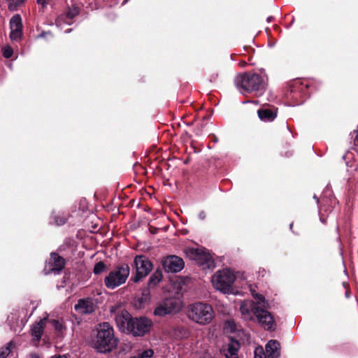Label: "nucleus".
I'll use <instances>...</instances> for the list:
<instances>
[{"mask_svg": "<svg viewBox=\"0 0 358 358\" xmlns=\"http://www.w3.org/2000/svg\"><path fill=\"white\" fill-rule=\"evenodd\" d=\"M281 350V344L278 340L270 339V358H280Z\"/></svg>", "mask_w": 358, "mask_h": 358, "instance_id": "obj_20", "label": "nucleus"}, {"mask_svg": "<svg viewBox=\"0 0 358 358\" xmlns=\"http://www.w3.org/2000/svg\"><path fill=\"white\" fill-rule=\"evenodd\" d=\"M115 320L120 331L128 334L133 320L131 314L126 310H122L115 315Z\"/></svg>", "mask_w": 358, "mask_h": 358, "instance_id": "obj_14", "label": "nucleus"}, {"mask_svg": "<svg viewBox=\"0 0 358 358\" xmlns=\"http://www.w3.org/2000/svg\"><path fill=\"white\" fill-rule=\"evenodd\" d=\"M48 320V317H45L38 321L35 322L31 328V334L33 337V341L39 342L44 333L45 322Z\"/></svg>", "mask_w": 358, "mask_h": 358, "instance_id": "obj_16", "label": "nucleus"}, {"mask_svg": "<svg viewBox=\"0 0 358 358\" xmlns=\"http://www.w3.org/2000/svg\"><path fill=\"white\" fill-rule=\"evenodd\" d=\"M51 219L53 220V221L55 223V224H57L58 226L63 225L66 222V218H65V217H60L56 215L55 213H52Z\"/></svg>", "mask_w": 358, "mask_h": 358, "instance_id": "obj_31", "label": "nucleus"}, {"mask_svg": "<svg viewBox=\"0 0 358 358\" xmlns=\"http://www.w3.org/2000/svg\"><path fill=\"white\" fill-rule=\"evenodd\" d=\"M308 88V83L301 80H294L288 84L285 99L290 106L301 105L309 96Z\"/></svg>", "mask_w": 358, "mask_h": 358, "instance_id": "obj_5", "label": "nucleus"}, {"mask_svg": "<svg viewBox=\"0 0 358 358\" xmlns=\"http://www.w3.org/2000/svg\"><path fill=\"white\" fill-rule=\"evenodd\" d=\"M12 345L13 342L10 341L4 348L0 349V358H6L10 354Z\"/></svg>", "mask_w": 358, "mask_h": 358, "instance_id": "obj_27", "label": "nucleus"}, {"mask_svg": "<svg viewBox=\"0 0 358 358\" xmlns=\"http://www.w3.org/2000/svg\"><path fill=\"white\" fill-rule=\"evenodd\" d=\"M50 0H37V3L41 5L43 8H45L47 7V6L49 4Z\"/></svg>", "mask_w": 358, "mask_h": 358, "instance_id": "obj_38", "label": "nucleus"}, {"mask_svg": "<svg viewBox=\"0 0 358 358\" xmlns=\"http://www.w3.org/2000/svg\"><path fill=\"white\" fill-rule=\"evenodd\" d=\"M181 308L180 302L175 298H167L159 303L154 310L155 316L164 317L178 312Z\"/></svg>", "mask_w": 358, "mask_h": 358, "instance_id": "obj_9", "label": "nucleus"}, {"mask_svg": "<svg viewBox=\"0 0 358 358\" xmlns=\"http://www.w3.org/2000/svg\"><path fill=\"white\" fill-rule=\"evenodd\" d=\"M273 17L270 16V17H269L270 22H271L273 20Z\"/></svg>", "mask_w": 358, "mask_h": 358, "instance_id": "obj_51", "label": "nucleus"}, {"mask_svg": "<svg viewBox=\"0 0 358 358\" xmlns=\"http://www.w3.org/2000/svg\"><path fill=\"white\" fill-rule=\"evenodd\" d=\"M78 14L79 8L77 6H72L71 8H69L68 11L64 16H60L58 17L56 21L57 24L64 22L68 24H71V21Z\"/></svg>", "mask_w": 358, "mask_h": 358, "instance_id": "obj_17", "label": "nucleus"}, {"mask_svg": "<svg viewBox=\"0 0 358 358\" xmlns=\"http://www.w3.org/2000/svg\"><path fill=\"white\" fill-rule=\"evenodd\" d=\"M150 300V292L148 288L144 289L142 292L141 297H139L138 301L139 306H143L144 304L148 303Z\"/></svg>", "mask_w": 358, "mask_h": 358, "instance_id": "obj_24", "label": "nucleus"}, {"mask_svg": "<svg viewBox=\"0 0 358 358\" xmlns=\"http://www.w3.org/2000/svg\"><path fill=\"white\" fill-rule=\"evenodd\" d=\"M282 322L280 317H275L270 313V338L275 336L272 332L277 329L278 324H281Z\"/></svg>", "mask_w": 358, "mask_h": 358, "instance_id": "obj_23", "label": "nucleus"}, {"mask_svg": "<svg viewBox=\"0 0 358 358\" xmlns=\"http://www.w3.org/2000/svg\"><path fill=\"white\" fill-rule=\"evenodd\" d=\"M169 335L174 339L181 340L189 336V331L185 327L178 326L170 330Z\"/></svg>", "mask_w": 358, "mask_h": 358, "instance_id": "obj_18", "label": "nucleus"}, {"mask_svg": "<svg viewBox=\"0 0 358 358\" xmlns=\"http://www.w3.org/2000/svg\"><path fill=\"white\" fill-rule=\"evenodd\" d=\"M236 279L235 273L229 268H223L217 271L211 278L213 287L224 293L229 294L232 292L233 285Z\"/></svg>", "mask_w": 358, "mask_h": 358, "instance_id": "obj_6", "label": "nucleus"}, {"mask_svg": "<svg viewBox=\"0 0 358 358\" xmlns=\"http://www.w3.org/2000/svg\"><path fill=\"white\" fill-rule=\"evenodd\" d=\"M250 292L252 296L256 299V301H258L257 296H259L260 294L257 293L255 289H253L252 287L250 288Z\"/></svg>", "mask_w": 358, "mask_h": 358, "instance_id": "obj_39", "label": "nucleus"}, {"mask_svg": "<svg viewBox=\"0 0 358 358\" xmlns=\"http://www.w3.org/2000/svg\"><path fill=\"white\" fill-rule=\"evenodd\" d=\"M249 102H251L250 101H243V103H249ZM252 103H255V104H259L260 103L259 101H252Z\"/></svg>", "mask_w": 358, "mask_h": 358, "instance_id": "obj_44", "label": "nucleus"}, {"mask_svg": "<svg viewBox=\"0 0 358 358\" xmlns=\"http://www.w3.org/2000/svg\"><path fill=\"white\" fill-rule=\"evenodd\" d=\"M118 341L114 336L113 327L108 322L99 324L96 336L92 341V345L100 353H108L116 348Z\"/></svg>", "mask_w": 358, "mask_h": 358, "instance_id": "obj_2", "label": "nucleus"}, {"mask_svg": "<svg viewBox=\"0 0 358 358\" xmlns=\"http://www.w3.org/2000/svg\"><path fill=\"white\" fill-rule=\"evenodd\" d=\"M9 24L10 30L23 29L22 17L19 14L14 15L10 18Z\"/></svg>", "mask_w": 358, "mask_h": 358, "instance_id": "obj_21", "label": "nucleus"}, {"mask_svg": "<svg viewBox=\"0 0 358 358\" xmlns=\"http://www.w3.org/2000/svg\"><path fill=\"white\" fill-rule=\"evenodd\" d=\"M240 349V343L237 340L233 338H229V342L227 344V349H224V355L238 356V352Z\"/></svg>", "mask_w": 358, "mask_h": 358, "instance_id": "obj_19", "label": "nucleus"}, {"mask_svg": "<svg viewBox=\"0 0 358 358\" xmlns=\"http://www.w3.org/2000/svg\"><path fill=\"white\" fill-rule=\"evenodd\" d=\"M187 316L192 321L205 325L213 319L214 310L208 303L196 302L188 306Z\"/></svg>", "mask_w": 358, "mask_h": 358, "instance_id": "obj_4", "label": "nucleus"}, {"mask_svg": "<svg viewBox=\"0 0 358 358\" xmlns=\"http://www.w3.org/2000/svg\"><path fill=\"white\" fill-rule=\"evenodd\" d=\"M234 83L242 94L261 91L264 87L262 76L250 72L238 74L234 79Z\"/></svg>", "mask_w": 358, "mask_h": 358, "instance_id": "obj_3", "label": "nucleus"}, {"mask_svg": "<svg viewBox=\"0 0 358 358\" xmlns=\"http://www.w3.org/2000/svg\"><path fill=\"white\" fill-rule=\"evenodd\" d=\"M162 279V273L160 270H156L150 277L148 286L150 287H155Z\"/></svg>", "mask_w": 358, "mask_h": 358, "instance_id": "obj_22", "label": "nucleus"}, {"mask_svg": "<svg viewBox=\"0 0 358 358\" xmlns=\"http://www.w3.org/2000/svg\"><path fill=\"white\" fill-rule=\"evenodd\" d=\"M268 348H269L268 342H267L265 344L264 349L263 348V350H264V353L266 355V358H268Z\"/></svg>", "mask_w": 358, "mask_h": 358, "instance_id": "obj_41", "label": "nucleus"}, {"mask_svg": "<svg viewBox=\"0 0 358 358\" xmlns=\"http://www.w3.org/2000/svg\"><path fill=\"white\" fill-rule=\"evenodd\" d=\"M23 36L22 30H10V38L13 41H19Z\"/></svg>", "mask_w": 358, "mask_h": 358, "instance_id": "obj_26", "label": "nucleus"}, {"mask_svg": "<svg viewBox=\"0 0 358 358\" xmlns=\"http://www.w3.org/2000/svg\"><path fill=\"white\" fill-rule=\"evenodd\" d=\"M292 227H293V224L292 223V224H290V225H289V227H290V229H292Z\"/></svg>", "mask_w": 358, "mask_h": 358, "instance_id": "obj_52", "label": "nucleus"}, {"mask_svg": "<svg viewBox=\"0 0 358 358\" xmlns=\"http://www.w3.org/2000/svg\"><path fill=\"white\" fill-rule=\"evenodd\" d=\"M162 265L166 272L178 273L184 268L185 263L182 258L176 255H171L163 259Z\"/></svg>", "mask_w": 358, "mask_h": 358, "instance_id": "obj_12", "label": "nucleus"}, {"mask_svg": "<svg viewBox=\"0 0 358 358\" xmlns=\"http://www.w3.org/2000/svg\"><path fill=\"white\" fill-rule=\"evenodd\" d=\"M273 44H274V43L271 42V41L270 40V43H269L270 47L273 45Z\"/></svg>", "mask_w": 358, "mask_h": 358, "instance_id": "obj_50", "label": "nucleus"}, {"mask_svg": "<svg viewBox=\"0 0 358 358\" xmlns=\"http://www.w3.org/2000/svg\"><path fill=\"white\" fill-rule=\"evenodd\" d=\"M130 269L127 264L118 265L112 269L104 278L105 286L110 289H114L124 284L129 275Z\"/></svg>", "mask_w": 358, "mask_h": 358, "instance_id": "obj_7", "label": "nucleus"}, {"mask_svg": "<svg viewBox=\"0 0 358 358\" xmlns=\"http://www.w3.org/2000/svg\"><path fill=\"white\" fill-rule=\"evenodd\" d=\"M277 110L278 108H276L275 106L270 105V122L273 121L276 117Z\"/></svg>", "mask_w": 358, "mask_h": 358, "instance_id": "obj_35", "label": "nucleus"}, {"mask_svg": "<svg viewBox=\"0 0 358 358\" xmlns=\"http://www.w3.org/2000/svg\"><path fill=\"white\" fill-rule=\"evenodd\" d=\"M226 358H238V356H231L229 355V356L224 355Z\"/></svg>", "mask_w": 358, "mask_h": 358, "instance_id": "obj_46", "label": "nucleus"}, {"mask_svg": "<svg viewBox=\"0 0 358 358\" xmlns=\"http://www.w3.org/2000/svg\"><path fill=\"white\" fill-rule=\"evenodd\" d=\"M7 322H8V324H10V320H9V317L7 319Z\"/></svg>", "mask_w": 358, "mask_h": 358, "instance_id": "obj_53", "label": "nucleus"}, {"mask_svg": "<svg viewBox=\"0 0 358 358\" xmlns=\"http://www.w3.org/2000/svg\"><path fill=\"white\" fill-rule=\"evenodd\" d=\"M254 358H266L262 346H257L254 351Z\"/></svg>", "mask_w": 358, "mask_h": 358, "instance_id": "obj_32", "label": "nucleus"}, {"mask_svg": "<svg viewBox=\"0 0 358 358\" xmlns=\"http://www.w3.org/2000/svg\"><path fill=\"white\" fill-rule=\"evenodd\" d=\"M273 29L275 31H277V32H280V27L278 25V24H274L273 26Z\"/></svg>", "mask_w": 358, "mask_h": 358, "instance_id": "obj_43", "label": "nucleus"}, {"mask_svg": "<svg viewBox=\"0 0 358 358\" xmlns=\"http://www.w3.org/2000/svg\"><path fill=\"white\" fill-rule=\"evenodd\" d=\"M71 31V29H66L64 32H65L66 34H68V33H70Z\"/></svg>", "mask_w": 358, "mask_h": 358, "instance_id": "obj_49", "label": "nucleus"}, {"mask_svg": "<svg viewBox=\"0 0 358 358\" xmlns=\"http://www.w3.org/2000/svg\"><path fill=\"white\" fill-rule=\"evenodd\" d=\"M258 301L243 300L239 302V311L241 317L246 321L257 319V322L264 325L265 329H268V311L266 310V301L263 295L257 296Z\"/></svg>", "mask_w": 358, "mask_h": 358, "instance_id": "obj_1", "label": "nucleus"}, {"mask_svg": "<svg viewBox=\"0 0 358 358\" xmlns=\"http://www.w3.org/2000/svg\"><path fill=\"white\" fill-rule=\"evenodd\" d=\"M313 198L316 200L317 203H319V199L317 197L316 195H314Z\"/></svg>", "mask_w": 358, "mask_h": 358, "instance_id": "obj_48", "label": "nucleus"}, {"mask_svg": "<svg viewBox=\"0 0 358 358\" xmlns=\"http://www.w3.org/2000/svg\"><path fill=\"white\" fill-rule=\"evenodd\" d=\"M96 308V300L87 297L78 301L75 305V310L81 314H90L93 313Z\"/></svg>", "mask_w": 358, "mask_h": 358, "instance_id": "obj_15", "label": "nucleus"}, {"mask_svg": "<svg viewBox=\"0 0 358 358\" xmlns=\"http://www.w3.org/2000/svg\"><path fill=\"white\" fill-rule=\"evenodd\" d=\"M327 201H328L327 199H322V206H324V203H327Z\"/></svg>", "mask_w": 358, "mask_h": 358, "instance_id": "obj_47", "label": "nucleus"}, {"mask_svg": "<svg viewBox=\"0 0 358 358\" xmlns=\"http://www.w3.org/2000/svg\"><path fill=\"white\" fill-rule=\"evenodd\" d=\"M217 78H218V73L213 72L209 76V81L210 83H214L217 80Z\"/></svg>", "mask_w": 358, "mask_h": 358, "instance_id": "obj_37", "label": "nucleus"}, {"mask_svg": "<svg viewBox=\"0 0 358 358\" xmlns=\"http://www.w3.org/2000/svg\"><path fill=\"white\" fill-rule=\"evenodd\" d=\"M65 259L57 253L52 252L50 255V260L46 265L45 269L48 270V273H53L59 274L64 268Z\"/></svg>", "mask_w": 358, "mask_h": 358, "instance_id": "obj_13", "label": "nucleus"}, {"mask_svg": "<svg viewBox=\"0 0 358 358\" xmlns=\"http://www.w3.org/2000/svg\"><path fill=\"white\" fill-rule=\"evenodd\" d=\"M106 265L103 262H99L94 265L93 272L94 274H100L106 270Z\"/></svg>", "mask_w": 358, "mask_h": 358, "instance_id": "obj_30", "label": "nucleus"}, {"mask_svg": "<svg viewBox=\"0 0 358 358\" xmlns=\"http://www.w3.org/2000/svg\"><path fill=\"white\" fill-rule=\"evenodd\" d=\"M50 322L52 324L55 330L58 332L62 334L64 330L65 329V327H64L63 324L61 323L59 320H52L50 321Z\"/></svg>", "mask_w": 358, "mask_h": 358, "instance_id": "obj_29", "label": "nucleus"}, {"mask_svg": "<svg viewBox=\"0 0 358 358\" xmlns=\"http://www.w3.org/2000/svg\"><path fill=\"white\" fill-rule=\"evenodd\" d=\"M47 34H51V33L43 31L40 35H38V38H44Z\"/></svg>", "mask_w": 358, "mask_h": 358, "instance_id": "obj_42", "label": "nucleus"}, {"mask_svg": "<svg viewBox=\"0 0 358 358\" xmlns=\"http://www.w3.org/2000/svg\"><path fill=\"white\" fill-rule=\"evenodd\" d=\"M257 115L262 122H268V108H260L257 110Z\"/></svg>", "mask_w": 358, "mask_h": 358, "instance_id": "obj_25", "label": "nucleus"}, {"mask_svg": "<svg viewBox=\"0 0 358 358\" xmlns=\"http://www.w3.org/2000/svg\"><path fill=\"white\" fill-rule=\"evenodd\" d=\"M130 325L128 334L134 336H143L150 331L152 322L145 317L133 318Z\"/></svg>", "mask_w": 358, "mask_h": 358, "instance_id": "obj_11", "label": "nucleus"}, {"mask_svg": "<svg viewBox=\"0 0 358 358\" xmlns=\"http://www.w3.org/2000/svg\"><path fill=\"white\" fill-rule=\"evenodd\" d=\"M25 0H8V9L11 11L17 10V7L22 5Z\"/></svg>", "mask_w": 358, "mask_h": 358, "instance_id": "obj_28", "label": "nucleus"}, {"mask_svg": "<svg viewBox=\"0 0 358 358\" xmlns=\"http://www.w3.org/2000/svg\"><path fill=\"white\" fill-rule=\"evenodd\" d=\"M225 324L226 327L229 328L231 329V331L234 332L236 330H237L236 323L233 320H227Z\"/></svg>", "mask_w": 358, "mask_h": 358, "instance_id": "obj_34", "label": "nucleus"}, {"mask_svg": "<svg viewBox=\"0 0 358 358\" xmlns=\"http://www.w3.org/2000/svg\"><path fill=\"white\" fill-rule=\"evenodd\" d=\"M186 255L194 260L203 270H210L215 268V262L211 255L203 248H189L185 250Z\"/></svg>", "mask_w": 358, "mask_h": 358, "instance_id": "obj_8", "label": "nucleus"}, {"mask_svg": "<svg viewBox=\"0 0 358 358\" xmlns=\"http://www.w3.org/2000/svg\"><path fill=\"white\" fill-rule=\"evenodd\" d=\"M199 218L201 220H204L206 219V213L205 211L202 210L199 213V215H198Z\"/></svg>", "mask_w": 358, "mask_h": 358, "instance_id": "obj_40", "label": "nucleus"}, {"mask_svg": "<svg viewBox=\"0 0 358 358\" xmlns=\"http://www.w3.org/2000/svg\"><path fill=\"white\" fill-rule=\"evenodd\" d=\"M2 53L5 58L9 59L12 57L13 51L10 47L7 46L3 48Z\"/></svg>", "mask_w": 358, "mask_h": 358, "instance_id": "obj_33", "label": "nucleus"}, {"mask_svg": "<svg viewBox=\"0 0 358 358\" xmlns=\"http://www.w3.org/2000/svg\"><path fill=\"white\" fill-rule=\"evenodd\" d=\"M134 264L136 268V275L133 277L134 282L140 281L151 271L152 262L144 255H138L134 258Z\"/></svg>", "mask_w": 358, "mask_h": 358, "instance_id": "obj_10", "label": "nucleus"}, {"mask_svg": "<svg viewBox=\"0 0 358 358\" xmlns=\"http://www.w3.org/2000/svg\"><path fill=\"white\" fill-rule=\"evenodd\" d=\"M51 358H67L66 355H59L55 357H52Z\"/></svg>", "mask_w": 358, "mask_h": 358, "instance_id": "obj_45", "label": "nucleus"}, {"mask_svg": "<svg viewBox=\"0 0 358 358\" xmlns=\"http://www.w3.org/2000/svg\"><path fill=\"white\" fill-rule=\"evenodd\" d=\"M154 352L152 350H147L142 352L141 354V358H150L153 356Z\"/></svg>", "mask_w": 358, "mask_h": 358, "instance_id": "obj_36", "label": "nucleus"}]
</instances>
